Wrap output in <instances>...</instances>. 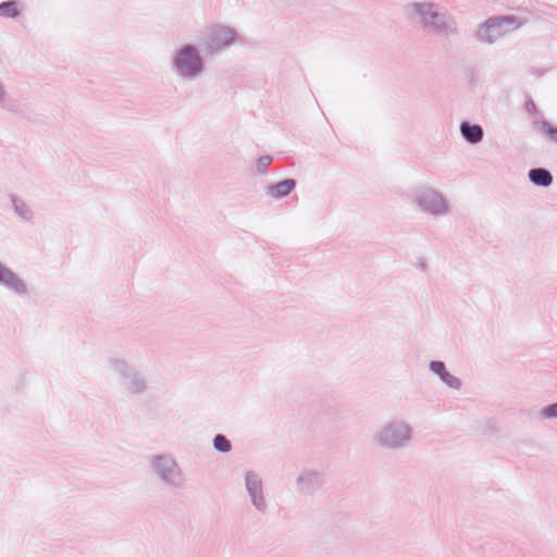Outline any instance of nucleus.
Instances as JSON below:
<instances>
[{
  "instance_id": "obj_1",
  "label": "nucleus",
  "mask_w": 557,
  "mask_h": 557,
  "mask_svg": "<svg viewBox=\"0 0 557 557\" xmlns=\"http://www.w3.org/2000/svg\"><path fill=\"white\" fill-rule=\"evenodd\" d=\"M175 66L182 75L191 76L197 74L201 69V60L198 51L194 47H184L180 50Z\"/></svg>"
},
{
  "instance_id": "obj_2",
  "label": "nucleus",
  "mask_w": 557,
  "mask_h": 557,
  "mask_svg": "<svg viewBox=\"0 0 557 557\" xmlns=\"http://www.w3.org/2000/svg\"><path fill=\"white\" fill-rule=\"evenodd\" d=\"M211 44L214 49L223 48L235 39L233 29L225 26H214L210 33Z\"/></svg>"
},
{
  "instance_id": "obj_3",
  "label": "nucleus",
  "mask_w": 557,
  "mask_h": 557,
  "mask_svg": "<svg viewBox=\"0 0 557 557\" xmlns=\"http://www.w3.org/2000/svg\"><path fill=\"white\" fill-rule=\"evenodd\" d=\"M423 206L430 212L437 214L445 211L446 206L443 199L435 193H428L422 198Z\"/></svg>"
},
{
  "instance_id": "obj_4",
  "label": "nucleus",
  "mask_w": 557,
  "mask_h": 557,
  "mask_svg": "<svg viewBox=\"0 0 557 557\" xmlns=\"http://www.w3.org/2000/svg\"><path fill=\"white\" fill-rule=\"evenodd\" d=\"M529 177L535 185L548 186L553 182L552 174L544 169H533L529 173Z\"/></svg>"
},
{
  "instance_id": "obj_5",
  "label": "nucleus",
  "mask_w": 557,
  "mask_h": 557,
  "mask_svg": "<svg viewBox=\"0 0 557 557\" xmlns=\"http://www.w3.org/2000/svg\"><path fill=\"white\" fill-rule=\"evenodd\" d=\"M0 282L11 285L16 290H24L22 282L0 263Z\"/></svg>"
},
{
  "instance_id": "obj_6",
  "label": "nucleus",
  "mask_w": 557,
  "mask_h": 557,
  "mask_svg": "<svg viewBox=\"0 0 557 557\" xmlns=\"http://www.w3.org/2000/svg\"><path fill=\"white\" fill-rule=\"evenodd\" d=\"M461 133L471 143L480 141L483 135L482 128L479 125H469L468 123H462Z\"/></svg>"
},
{
  "instance_id": "obj_7",
  "label": "nucleus",
  "mask_w": 557,
  "mask_h": 557,
  "mask_svg": "<svg viewBox=\"0 0 557 557\" xmlns=\"http://www.w3.org/2000/svg\"><path fill=\"white\" fill-rule=\"evenodd\" d=\"M295 187V181L285 180L283 182L277 183L275 186L271 187V195L274 198H281L288 195Z\"/></svg>"
},
{
  "instance_id": "obj_8",
  "label": "nucleus",
  "mask_w": 557,
  "mask_h": 557,
  "mask_svg": "<svg viewBox=\"0 0 557 557\" xmlns=\"http://www.w3.org/2000/svg\"><path fill=\"white\" fill-rule=\"evenodd\" d=\"M18 4L15 1H8L0 4V15L15 17L18 14Z\"/></svg>"
},
{
  "instance_id": "obj_9",
  "label": "nucleus",
  "mask_w": 557,
  "mask_h": 557,
  "mask_svg": "<svg viewBox=\"0 0 557 557\" xmlns=\"http://www.w3.org/2000/svg\"><path fill=\"white\" fill-rule=\"evenodd\" d=\"M537 128L542 134L547 136L553 143L557 144V127L548 122H541L537 124Z\"/></svg>"
},
{
  "instance_id": "obj_10",
  "label": "nucleus",
  "mask_w": 557,
  "mask_h": 557,
  "mask_svg": "<svg viewBox=\"0 0 557 557\" xmlns=\"http://www.w3.org/2000/svg\"><path fill=\"white\" fill-rule=\"evenodd\" d=\"M214 448L222 453H227L231 450V443L223 435H216L213 441Z\"/></svg>"
},
{
  "instance_id": "obj_11",
  "label": "nucleus",
  "mask_w": 557,
  "mask_h": 557,
  "mask_svg": "<svg viewBox=\"0 0 557 557\" xmlns=\"http://www.w3.org/2000/svg\"><path fill=\"white\" fill-rule=\"evenodd\" d=\"M505 23H511V21L507 17H495V18H491L486 23V27L491 28V27H495V26H502Z\"/></svg>"
},
{
  "instance_id": "obj_12",
  "label": "nucleus",
  "mask_w": 557,
  "mask_h": 557,
  "mask_svg": "<svg viewBox=\"0 0 557 557\" xmlns=\"http://www.w3.org/2000/svg\"><path fill=\"white\" fill-rule=\"evenodd\" d=\"M442 380L451 387H458L460 384L459 380L448 372H445V375L442 374Z\"/></svg>"
},
{
  "instance_id": "obj_13",
  "label": "nucleus",
  "mask_w": 557,
  "mask_h": 557,
  "mask_svg": "<svg viewBox=\"0 0 557 557\" xmlns=\"http://www.w3.org/2000/svg\"><path fill=\"white\" fill-rule=\"evenodd\" d=\"M431 369H432L435 373H437L441 377H442V374H444V375H445V372H447V371H446V369H445L444 363H443V362H441V361H433V362L431 363Z\"/></svg>"
},
{
  "instance_id": "obj_14",
  "label": "nucleus",
  "mask_w": 557,
  "mask_h": 557,
  "mask_svg": "<svg viewBox=\"0 0 557 557\" xmlns=\"http://www.w3.org/2000/svg\"><path fill=\"white\" fill-rule=\"evenodd\" d=\"M544 414L546 417H556L557 418V403L547 407L545 410H544Z\"/></svg>"
},
{
  "instance_id": "obj_15",
  "label": "nucleus",
  "mask_w": 557,
  "mask_h": 557,
  "mask_svg": "<svg viewBox=\"0 0 557 557\" xmlns=\"http://www.w3.org/2000/svg\"><path fill=\"white\" fill-rule=\"evenodd\" d=\"M431 9H432V7H431L430 4H420V5L418 7V11H419V12H421V13H423V14H424V13H425V14H426V13H430L432 16H436V14H435V13H432V12H431Z\"/></svg>"
},
{
  "instance_id": "obj_16",
  "label": "nucleus",
  "mask_w": 557,
  "mask_h": 557,
  "mask_svg": "<svg viewBox=\"0 0 557 557\" xmlns=\"http://www.w3.org/2000/svg\"><path fill=\"white\" fill-rule=\"evenodd\" d=\"M270 162V159L267 158L265 161H263V164H268Z\"/></svg>"
},
{
  "instance_id": "obj_17",
  "label": "nucleus",
  "mask_w": 557,
  "mask_h": 557,
  "mask_svg": "<svg viewBox=\"0 0 557 557\" xmlns=\"http://www.w3.org/2000/svg\"><path fill=\"white\" fill-rule=\"evenodd\" d=\"M270 162V159L267 158L265 161H263V164H268Z\"/></svg>"
}]
</instances>
